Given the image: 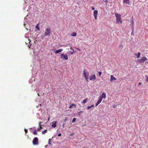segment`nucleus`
Returning a JSON list of instances; mask_svg holds the SVG:
<instances>
[{
	"label": "nucleus",
	"instance_id": "obj_1",
	"mask_svg": "<svg viewBox=\"0 0 148 148\" xmlns=\"http://www.w3.org/2000/svg\"><path fill=\"white\" fill-rule=\"evenodd\" d=\"M115 15L116 19V23L118 24L122 23V21L120 15L117 13H115Z\"/></svg>",
	"mask_w": 148,
	"mask_h": 148
},
{
	"label": "nucleus",
	"instance_id": "obj_2",
	"mask_svg": "<svg viewBox=\"0 0 148 148\" xmlns=\"http://www.w3.org/2000/svg\"><path fill=\"white\" fill-rule=\"evenodd\" d=\"M83 75L87 82H88V76L89 73L87 71H86L85 70L83 71Z\"/></svg>",
	"mask_w": 148,
	"mask_h": 148
},
{
	"label": "nucleus",
	"instance_id": "obj_3",
	"mask_svg": "<svg viewBox=\"0 0 148 148\" xmlns=\"http://www.w3.org/2000/svg\"><path fill=\"white\" fill-rule=\"evenodd\" d=\"M148 60V59L146 58L143 57H142L140 59H139L138 60V62L139 63L143 64H144V63L146 61Z\"/></svg>",
	"mask_w": 148,
	"mask_h": 148
},
{
	"label": "nucleus",
	"instance_id": "obj_4",
	"mask_svg": "<svg viewBox=\"0 0 148 148\" xmlns=\"http://www.w3.org/2000/svg\"><path fill=\"white\" fill-rule=\"evenodd\" d=\"M51 32V29L50 28H47L45 32V36H49L50 35V34Z\"/></svg>",
	"mask_w": 148,
	"mask_h": 148
},
{
	"label": "nucleus",
	"instance_id": "obj_5",
	"mask_svg": "<svg viewBox=\"0 0 148 148\" xmlns=\"http://www.w3.org/2000/svg\"><path fill=\"white\" fill-rule=\"evenodd\" d=\"M38 138L36 137L34 138L33 141V144L34 145H37L38 144Z\"/></svg>",
	"mask_w": 148,
	"mask_h": 148
},
{
	"label": "nucleus",
	"instance_id": "obj_6",
	"mask_svg": "<svg viewBox=\"0 0 148 148\" xmlns=\"http://www.w3.org/2000/svg\"><path fill=\"white\" fill-rule=\"evenodd\" d=\"M60 57L62 59L65 60H67L68 59V56L63 54H62L60 55Z\"/></svg>",
	"mask_w": 148,
	"mask_h": 148
},
{
	"label": "nucleus",
	"instance_id": "obj_7",
	"mask_svg": "<svg viewBox=\"0 0 148 148\" xmlns=\"http://www.w3.org/2000/svg\"><path fill=\"white\" fill-rule=\"evenodd\" d=\"M98 11L97 10H95L93 12V15L95 18L96 20L97 18V15L98 14Z\"/></svg>",
	"mask_w": 148,
	"mask_h": 148
},
{
	"label": "nucleus",
	"instance_id": "obj_8",
	"mask_svg": "<svg viewBox=\"0 0 148 148\" xmlns=\"http://www.w3.org/2000/svg\"><path fill=\"white\" fill-rule=\"evenodd\" d=\"M96 79V77L95 75H91L89 77V79L90 80H95Z\"/></svg>",
	"mask_w": 148,
	"mask_h": 148
},
{
	"label": "nucleus",
	"instance_id": "obj_9",
	"mask_svg": "<svg viewBox=\"0 0 148 148\" xmlns=\"http://www.w3.org/2000/svg\"><path fill=\"white\" fill-rule=\"evenodd\" d=\"M57 121H53L52 123L51 126L53 128L55 127L56 126Z\"/></svg>",
	"mask_w": 148,
	"mask_h": 148
},
{
	"label": "nucleus",
	"instance_id": "obj_10",
	"mask_svg": "<svg viewBox=\"0 0 148 148\" xmlns=\"http://www.w3.org/2000/svg\"><path fill=\"white\" fill-rule=\"evenodd\" d=\"M99 97H101V98L102 99L103 98H104V99H105L106 98V94L105 92H103L101 96H99Z\"/></svg>",
	"mask_w": 148,
	"mask_h": 148
},
{
	"label": "nucleus",
	"instance_id": "obj_11",
	"mask_svg": "<svg viewBox=\"0 0 148 148\" xmlns=\"http://www.w3.org/2000/svg\"><path fill=\"white\" fill-rule=\"evenodd\" d=\"M110 81H115L116 80V79L115 77H114L113 75H111L110 76Z\"/></svg>",
	"mask_w": 148,
	"mask_h": 148
},
{
	"label": "nucleus",
	"instance_id": "obj_12",
	"mask_svg": "<svg viewBox=\"0 0 148 148\" xmlns=\"http://www.w3.org/2000/svg\"><path fill=\"white\" fill-rule=\"evenodd\" d=\"M123 3L125 4H130V1L129 0H123Z\"/></svg>",
	"mask_w": 148,
	"mask_h": 148
},
{
	"label": "nucleus",
	"instance_id": "obj_13",
	"mask_svg": "<svg viewBox=\"0 0 148 148\" xmlns=\"http://www.w3.org/2000/svg\"><path fill=\"white\" fill-rule=\"evenodd\" d=\"M62 50H63L62 49H60L59 50H56V51L55 52V53L56 54L58 53H59L62 52Z\"/></svg>",
	"mask_w": 148,
	"mask_h": 148
},
{
	"label": "nucleus",
	"instance_id": "obj_14",
	"mask_svg": "<svg viewBox=\"0 0 148 148\" xmlns=\"http://www.w3.org/2000/svg\"><path fill=\"white\" fill-rule=\"evenodd\" d=\"M74 106L75 108L76 107V105L74 104H72L69 107V108L70 109L72 108Z\"/></svg>",
	"mask_w": 148,
	"mask_h": 148
},
{
	"label": "nucleus",
	"instance_id": "obj_15",
	"mask_svg": "<svg viewBox=\"0 0 148 148\" xmlns=\"http://www.w3.org/2000/svg\"><path fill=\"white\" fill-rule=\"evenodd\" d=\"M27 43H29V46L28 45V47H29V48H30V47L31 46V45H32V44L31 43V41L30 39L28 40L27 41Z\"/></svg>",
	"mask_w": 148,
	"mask_h": 148
},
{
	"label": "nucleus",
	"instance_id": "obj_16",
	"mask_svg": "<svg viewBox=\"0 0 148 148\" xmlns=\"http://www.w3.org/2000/svg\"><path fill=\"white\" fill-rule=\"evenodd\" d=\"M88 101V99L86 98L84 99L82 102H81V103L83 104L86 103Z\"/></svg>",
	"mask_w": 148,
	"mask_h": 148
},
{
	"label": "nucleus",
	"instance_id": "obj_17",
	"mask_svg": "<svg viewBox=\"0 0 148 148\" xmlns=\"http://www.w3.org/2000/svg\"><path fill=\"white\" fill-rule=\"evenodd\" d=\"M102 100V99L101 98V97H99V98L97 102H98V103H101V101Z\"/></svg>",
	"mask_w": 148,
	"mask_h": 148
},
{
	"label": "nucleus",
	"instance_id": "obj_18",
	"mask_svg": "<svg viewBox=\"0 0 148 148\" xmlns=\"http://www.w3.org/2000/svg\"><path fill=\"white\" fill-rule=\"evenodd\" d=\"M71 35L72 36H76L77 34L76 32H74Z\"/></svg>",
	"mask_w": 148,
	"mask_h": 148
},
{
	"label": "nucleus",
	"instance_id": "obj_19",
	"mask_svg": "<svg viewBox=\"0 0 148 148\" xmlns=\"http://www.w3.org/2000/svg\"><path fill=\"white\" fill-rule=\"evenodd\" d=\"M47 132V130H45L44 131H43L42 132V134H44L45 133Z\"/></svg>",
	"mask_w": 148,
	"mask_h": 148
},
{
	"label": "nucleus",
	"instance_id": "obj_20",
	"mask_svg": "<svg viewBox=\"0 0 148 148\" xmlns=\"http://www.w3.org/2000/svg\"><path fill=\"white\" fill-rule=\"evenodd\" d=\"M145 77L146 78V82H148V76L147 75H145Z\"/></svg>",
	"mask_w": 148,
	"mask_h": 148
},
{
	"label": "nucleus",
	"instance_id": "obj_21",
	"mask_svg": "<svg viewBox=\"0 0 148 148\" xmlns=\"http://www.w3.org/2000/svg\"><path fill=\"white\" fill-rule=\"evenodd\" d=\"M141 54V53L140 52H138V55L137 56V58H139L140 57V56Z\"/></svg>",
	"mask_w": 148,
	"mask_h": 148
},
{
	"label": "nucleus",
	"instance_id": "obj_22",
	"mask_svg": "<svg viewBox=\"0 0 148 148\" xmlns=\"http://www.w3.org/2000/svg\"><path fill=\"white\" fill-rule=\"evenodd\" d=\"M36 28L38 30H39L40 29L39 27V26L38 25V24L36 26Z\"/></svg>",
	"mask_w": 148,
	"mask_h": 148
},
{
	"label": "nucleus",
	"instance_id": "obj_23",
	"mask_svg": "<svg viewBox=\"0 0 148 148\" xmlns=\"http://www.w3.org/2000/svg\"><path fill=\"white\" fill-rule=\"evenodd\" d=\"M132 27H133L134 25V21L133 20V19H132Z\"/></svg>",
	"mask_w": 148,
	"mask_h": 148
},
{
	"label": "nucleus",
	"instance_id": "obj_24",
	"mask_svg": "<svg viewBox=\"0 0 148 148\" xmlns=\"http://www.w3.org/2000/svg\"><path fill=\"white\" fill-rule=\"evenodd\" d=\"M33 133L34 135H37V132L36 130H35L33 132Z\"/></svg>",
	"mask_w": 148,
	"mask_h": 148
},
{
	"label": "nucleus",
	"instance_id": "obj_25",
	"mask_svg": "<svg viewBox=\"0 0 148 148\" xmlns=\"http://www.w3.org/2000/svg\"><path fill=\"white\" fill-rule=\"evenodd\" d=\"M76 119L75 118H73L72 120V122H74L76 121Z\"/></svg>",
	"mask_w": 148,
	"mask_h": 148
},
{
	"label": "nucleus",
	"instance_id": "obj_26",
	"mask_svg": "<svg viewBox=\"0 0 148 148\" xmlns=\"http://www.w3.org/2000/svg\"><path fill=\"white\" fill-rule=\"evenodd\" d=\"M42 129V127H40L39 128H38L37 130L38 131H40L41 129Z\"/></svg>",
	"mask_w": 148,
	"mask_h": 148
},
{
	"label": "nucleus",
	"instance_id": "obj_27",
	"mask_svg": "<svg viewBox=\"0 0 148 148\" xmlns=\"http://www.w3.org/2000/svg\"><path fill=\"white\" fill-rule=\"evenodd\" d=\"M51 140V139H49V142H48V143H49V145H51V143H50V141Z\"/></svg>",
	"mask_w": 148,
	"mask_h": 148
},
{
	"label": "nucleus",
	"instance_id": "obj_28",
	"mask_svg": "<svg viewBox=\"0 0 148 148\" xmlns=\"http://www.w3.org/2000/svg\"><path fill=\"white\" fill-rule=\"evenodd\" d=\"M99 75V76L100 77L101 76V72H98Z\"/></svg>",
	"mask_w": 148,
	"mask_h": 148
},
{
	"label": "nucleus",
	"instance_id": "obj_29",
	"mask_svg": "<svg viewBox=\"0 0 148 148\" xmlns=\"http://www.w3.org/2000/svg\"><path fill=\"white\" fill-rule=\"evenodd\" d=\"M91 108V107L90 106H88L87 107V109L88 110H89V109H90Z\"/></svg>",
	"mask_w": 148,
	"mask_h": 148
},
{
	"label": "nucleus",
	"instance_id": "obj_30",
	"mask_svg": "<svg viewBox=\"0 0 148 148\" xmlns=\"http://www.w3.org/2000/svg\"><path fill=\"white\" fill-rule=\"evenodd\" d=\"M83 112V111H80L78 113V115H79V114H80V113H82Z\"/></svg>",
	"mask_w": 148,
	"mask_h": 148
},
{
	"label": "nucleus",
	"instance_id": "obj_31",
	"mask_svg": "<svg viewBox=\"0 0 148 148\" xmlns=\"http://www.w3.org/2000/svg\"><path fill=\"white\" fill-rule=\"evenodd\" d=\"M91 9L92 10H95L94 7L93 6L91 7Z\"/></svg>",
	"mask_w": 148,
	"mask_h": 148
},
{
	"label": "nucleus",
	"instance_id": "obj_32",
	"mask_svg": "<svg viewBox=\"0 0 148 148\" xmlns=\"http://www.w3.org/2000/svg\"><path fill=\"white\" fill-rule=\"evenodd\" d=\"M61 136V133H59L58 135V136Z\"/></svg>",
	"mask_w": 148,
	"mask_h": 148
},
{
	"label": "nucleus",
	"instance_id": "obj_33",
	"mask_svg": "<svg viewBox=\"0 0 148 148\" xmlns=\"http://www.w3.org/2000/svg\"><path fill=\"white\" fill-rule=\"evenodd\" d=\"M99 104V103H98V102H97V103L96 104H95V106H97L98 105V104Z\"/></svg>",
	"mask_w": 148,
	"mask_h": 148
},
{
	"label": "nucleus",
	"instance_id": "obj_34",
	"mask_svg": "<svg viewBox=\"0 0 148 148\" xmlns=\"http://www.w3.org/2000/svg\"><path fill=\"white\" fill-rule=\"evenodd\" d=\"M25 131L26 133H27V129H25Z\"/></svg>",
	"mask_w": 148,
	"mask_h": 148
},
{
	"label": "nucleus",
	"instance_id": "obj_35",
	"mask_svg": "<svg viewBox=\"0 0 148 148\" xmlns=\"http://www.w3.org/2000/svg\"><path fill=\"white\" fill-rule=\"evenodd\" d=\"M41 122H40L39 123V126L40 127H41Z\"/></svg>",
	"mask_w": 148,
	"mask_h": 148
},
{
	"label": "nucleus",
	"instance_id": "obj_36",
	"mask_svg": "<svg viewBox=\"0 0 148 148\" xmlns=\"http://www.w3.org/2000/svg\"><path fill=\"white\" fill-rule=\"evenodd\" d=\"M77 49V50L78 51H80V49L79 48H76Z\"/></svg>",
	"mask_w": 148,
	"mask_h": 148
},
{
	"label": "nucleus",
	"instance_id": "obj_37",
	"mask_svg": "<svg viewBox=\"0 0 148 148\" xmlns=\"http://www.w3.org/2000/svg\"><path fill=\"white\" fill-rule=\"evenodd\" d=\"M94 104H92V105L90 107H91V108H92V107H93L94 106Z\"/></svg>",
	"mask_w": 148,
	"mask_h": 148
},
{
	"label": "nucleus",
	"instance_id": "obj_38",
	"mask_svg": "<svg viewBox=\"0 0 148 148\" xmlns=\"http://www.w3.org/2000/svg\"><path fill=\"white\" fill-rule=\"evenodd\" d=\"M67 120V118H65V119H64V121H66Z\"/></svg>",
	"mask_w": 148,
	"mask_h": 148
},
{
	"label": "nucleus",
	"instance_id": "obj_39",
	"mask_svg": "<svg viewBox=\"0 0 148 148\" xmlns=\"http://www.w3.org/2000/svg\"><path fill=\"white\" fill-rule=\"evenodd\" d=\"M142 84V83L141 82H140L138 83V85H140Z\"/></svg>",
	"mask_w": 148,
	"mask_h": 148
},
{
	"label": "nucleus",
	"instance_id": "obj_40",
	"mask_svg": "<svg viewBox=\"0 0 148 148\" xmlns=\"http://www.w3.org/2000/svg\"><path fill=\"white\" fill-rule=\"evenodd\" d=\"M64 124H63V125H62V127L63 128H64Z\"/></svg>",
	"mask_w": 148,
	"mask_h": 148
},
{
	"label": "nucleus",
	"instance_id": "obj_41",
	"mask_svg": "<svg viewBox=\"0 0 148 148\" xmlns=\"http://www.w3.org/2000/svg\"><path fill=\"white\" fill-rule=\"evenodd\" d=\"M114 108H116V106H114L113 107Z\"/></svg>",
	"mask_w": 148,
	"mask_h": 148
},
{
	"label": "nucleus",
	"instance_id": "obj_42",
	"mask_svg": "<svg viewBox=\"0 0 148 148\" xmlns=\"http://www.w3.org/2000/svg\"><path fill=\"white\" fill-rule=\"evenodd\" d=\"M70 49L73 50V49H72V48L71 47H70Z\"/></svg>",
	"mask_w": 148,
	"mask_h": 148
},
{
	"label": "nucleus",
	"instance_id": "obj_43",
	"mask_svg": "<svg viewBox=\"0 0 148 148\" xmlns=\"http://www.w3.org/2000/svg\"><path fill=\"white\" fill-rule=\"evenodd\" d=\"M37 95L39 96H40V95L38 93Z\"/></svg>",
	"mask_w": 148,
	"mask_h": 148
},
{
	"label": "nucleus",
	"instance_id": "obj_44",
	"mask_svg": "<svg viewBox=\"0 0 148 148\" xmlns=\"http://www.w3.org/2000/svg\"><path fill=\"white\" fill-rule=\"evenodd\" d=\"M73 52H72V53H71V54H73Z\"/></svg>",
	"mask_w": 148,
	"mask_h": 148
},
{
	"label": "nucleus",
	"instance_id": "obj_45",
	"mask_svg": "<svg viewBox=\"0 0 148 148\" xmlns=\"http://www.w3.org/2000/svg\"><path fill=\"white\" fill-rule=\"evenodd\" d=\"M78 115L80 116V114H79V115Z\"/></svg>",
	"mask_w": 148,
	"mask_h": 148
}]
</instances>
